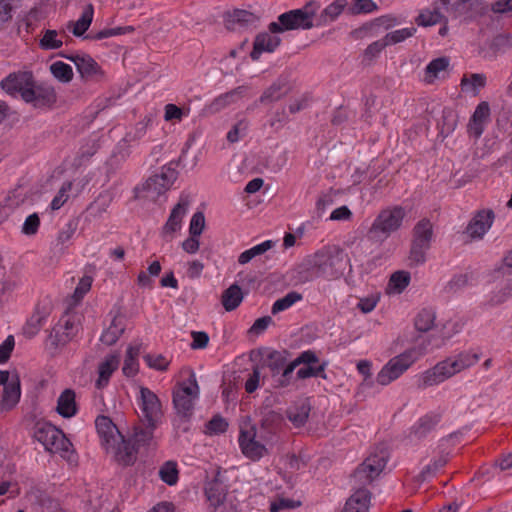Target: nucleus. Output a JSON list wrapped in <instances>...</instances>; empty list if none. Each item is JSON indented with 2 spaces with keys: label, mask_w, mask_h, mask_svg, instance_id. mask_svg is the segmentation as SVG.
<instances>
[{
  "label": "nucleus",
  "mask_w": 512,
  "mask_h": 512,
  "mask_svg": "<svg viewBox=\"0 0 512 512\" xmlns=\"http://www.w3.org/2000/svg\"><path fill=\"white\" fill-rule=\"evenodd\" d=\"M433 239V225L428 219L420 220L413 229V240L409 259L415 265H422L431 247Z\"/></svg>",
  "instance_id": "nucleus-7"
},
{
  "label": "nucleus",
  "mask_w": 512,
  "mask_h": 512,
  "mask_svg": "<svg viewBox=\"0 0 512 512\" xmlns=\"http://www.w3.org/2000/svg\"><path fill=\"white\" fill-rule=\"evenodd\" d=\"M242 453L244 454L245 457L249 458L250 460L258 461L265 454L268 453V450L264 444L260 443L255 439L249 440V443L243 446Z\"/></svg>",
  "instance_id": "nucleus-54"
},
{
  "label": "nucleus",
  "mask_w": 512,
  "mask_h": 512,
  "mask_svg": "<svg viewBox=\"0 0 512 512\" xmlns=\"http://www.w3.org/2000/svg\"><path fill=\"white\" fill-rule=\"evenodd\" d=\"M450 10V0H435L432 9H423L416 18V23L421 27H429L440 23L443 12Z\"/></svg>",
  "instance_id": "nucleus-17"
},
{
  "label": "nucleus",
  "mask_w": 512,
  "mask_h": 512,
  "mask_svg": "<svg viewBox=\"0 0 512 512\" xmlns=\"http://www.w3.org/2000/svg\"><path fill=\"white\" fill-rule=\"evenodd\" d=\"M120 363L118 354H111L105 357L104 361L99 364L98 373L99 377L96 380V387L101 389L105 387L110 380L111 375L117 370Z\"/></svg>",
  "instance_id": "nucleus-29"
},
{
  "label": "nucleus",
  "mask_w": 512,
  "mask_h": 512,
  "mask_svg": "<svg viewBox=\"0 0 512 512\" xmlns=\"http://www.w3.org/2000/svg\"><path fill=\"white\" fill-rule=\"evenodd\" d=\"M50 72L58 81L62 83H69L73 79L72 67L62 61H56L50 66Z\"/></svg>",
  "instance_id": "nucleus-47"
},
{
  "label": "nucleus",
  "mask_w": 512,
  "mask_h": 512,
  "mask_svg": "<svg viewBox=\"0 0 512 512\" xmlns=\"http://www.w3.org/2000/svg\"><path fill=\"white\" fill-rule=\"evenodd\" d=\"M274 243L271 240H266L252 248L245 250L238 257V262L241 265L249 263L256 256L262 255L273 247Z\"/></svg>",
  "instance_id": "nucleus-46"
},
{
  "label": "nucleus",
  "mask_w": 512,
  "mask_h": 512,
  "mask_svg": "<svg viewBox=\"0 0 512 512\" xmlns=\"http://www.w3.org/2000/svg\"><path fill=\"white\" fill-rule=\"evenodd\" d=\"M149 122L150 119L136 123L134 129L126 133L124 138L118 143L114 156H119L121 161H125L131 154L130 146L132 143L140 141L146 135Z\"/></svg>",
  "instance_id": "nucleus-15"
},
{
  "label": "nucleus",
  "mask_w": 512,
  "mask_h": 512,
  "mask_svg": "<svg viewBox=\"0 0 512 512\" xmlns=\"http://www.w3.org/2000/svg\"><path fill=\"white\" fill-rule=\"evenodd\" d=\"M311 411L309 399H299L293 402L286 410V416L294 427L304 426Z\"/></svg>",
  "instance_id": "nucleus-24"
},
{
  "label": "nucleus",
  "mask_w": 512,
  "mask_h": 512,
  "mask_svg": "<svg viewBox=\"0 0 512 512\" xmlns=\"http://www.w3.org/2000/svg\"><path fill=\"white\" fill-rule=\"evenodd\" d=\"M56 100V92L52 86L37 84L36 82L23 93V101L32 104L36 109L51 108L56 103Z\"/></svg>",
  "instance_id": "nucleus-12"
},
{
  "label": "nucleus",
  "mask_w": 512,
  "mask_h": 512,
  "mask_svg": "<svg viewBox=\"0 0 512 512\" xmlns=\"http://www.w3.org/2000/svg\"><path fill=\"white\" fill-rule=\"evenodd\" d=\"M21 0H0V30L4 24L13 17V11L19 6Z\"/></svg>",
  "instance_id": "nucleus-60"
},
{
  "label": "nucleus",
  "mask_w": 512,
  "mask_h": 512,
  "mask_svg": "<svg viewBox=\"0 0 512 512\" xmlns=\"http://www.w3.org/2000/svg\"><path fill=\"white\" fill-rule=\"evenodd\" d=\"M73 445L71 441L66 437V435L61 430L57 439L55 440V444L51 446L47 451L52 453H59L62 458L66 459L69 462L75 460V451L73 450Z\"/></svg>",
  "instance_id": "nucleus-38"
},
{
  "label": "nucleus",
  "mask_w": 512,
  "mask_h": 512,
  "mask_svg": "<svg viewBox=\"0 0 512 512\" xmlns=\"http://www.w3.org/2000/svg\"><path fill=\"white\" fill-rule=\"evenodd\" d=\"M411 281L410 272L399 270L391 274L386 293L400 294L403 292Z\"/></svg>",
  "instance_id": "nucleus-39"
},
{
  "label": "nucleus",
  "mask_w": 512,
  "mask_h": 512,
  "mask_svg": "<svg viewBox=\"0 0 512 512\" xmlns=\"http://www.w3.org/2000/svg\"><path fill=\"white\" fill-rule=\"evenodd\" d=\"M405 216V210L396 206L389 211H386V234L393 232L400 228Z\"/></svg>",
  "instance_id": "nucleus-48"
},
{
  "label": "nucleus",
  "mask_w": 512,
  "mask_h": 512,
  "mask_svg": "<svg viewBox=\"0 0 512 512\" xmlns=\"http://www.w3.org/2000/svg\"><path fill=\"white\" fill-rule=\"evenodd\" d=\"M442 415L438 411H431L420 417L411 428V435L416 439H423L438 430Z\"/></svg>",
  "instance_id": "nucleus-16"
},
{
  "label": "nucleus",
  "mask_w": 512,
  "mask_h": 512,
  "mask_svg": "<svg viewBox=\"0 0 512 512\" xmlns=\"http://www.w3.org/2000/svg\"><path fill=\"white\" fill-rule=\"evenodd\" d=\"M486 76L483 73H473L470 76L462 77L460 81L461 90L473 97L477 96L486 85Z\"/></svg>",
  "instance_id": "nucleus-35"
},
{
  "label": "nucleus",
  "mask_w": 512,
  "mask_h": 512,
  "mask_svg": "<svg viewBox=\"0 0 512 512\" xmlns=\"http://www.w3.org/2000/svg\"><path fill=\"white\" fill-rule=\"evenodd\" d=\"M257 21L254 13L247 10L236 9L228 14L226 19V27L229 30H236L237 27H247L253 25Z\"/></svg>",
  "instance_id": "nucleus-31"
},
{
  "label": "nucleus",
  "mask_w": 512,
  "mask_h": 512,
  "mask_svg": "<svg viewBox=\"0 0 512 512\" xmlns=\"http://www.w3.org/2000/svg\"><path fill=\"white\" fill-rule=\"evenodd\" d=\"M116 444L115 458L117 462L123 466L133 465L137 459L139 447L130 438L126 439L123 435L117 439Z\"/></svg>",
  "instance_id": "nucleus-22"
},
{
  "label": "nucleus",
  "mask_w": 512,
  "mask_h": 512,
  "mask_svg": "<svg viewBox=\"0 0 512 512\" xmlns=\"http://www.w3.org/2000/svg\"><path fill=\"white\" fill-rule=\"evenodd\" d=\"M220 472H217L215 477L206 483L204 491L210 505L223 504L227 495V486L219 478Z\"/></svg>",
  "instance_id": "nucleus-27"
},
{
  "label": "nucleus",
  "mask_w": 512,
  "mask_h": 512,
  "mask_svg": "<svg viewBox=\"0 0 512 512\" xmlns=\"http://www.w3.org/2000/svg\"><path fill=\"white\" fill-rule=\"evenodd\" d=\"M450 9L454 16L463 20H472L485 11V4L480 0H458Z\"/></svg>",
  "instance_id": "nucleus-21"
},
{
  "label": "nucleus",
  "mask_w": 512,
  "mask_h": 512,
  "mask_svg": "<svg viewBox=\"0 0 512 512\" xmlns=\"http://www.w3.org/2000/svg\"><path fill=\"white\" fill-rule=\"evenodd\" d=\"M449 66V59L446 57H439L433 59L428 63L425 68V82L431 84L440 77L442 72H445Z\"/></svg>",
  "instance_id": "nucleus-42"
},
{
  "label": "nucleus",
  "mask_w": 512,
  "mask_h": 512,
  "mask_svg": "<svg viewBox=\"0 0 512 512\" xmlns=\"http://www.w3.org/2000/svg\"><path fill=\"white\" fill-rule=\"evenodd\" d=\"M205 427L207 434L218 435L227 431L228 422L220 414H216L206 423Z\"/></svg>",
  "instance_id": "nucleus-62"
},
{
  "label": "nucleus",
  "mask_w": 512,
  "mask_h": 512,
  "mask_svg": "<svg viewBox=\"0 0 512 512\" xmlns=\"http://www.w3.org/2000/svg\"><path fill=\"white\" fill-rule=\"evenodd\" d=\"M448 463L447 455H440L434 458L421 471L420 476L423 481L434 477Z\"/></svg>",
  "instance_id": "nucleus-52"
},
{
  "label": "nucleus",
  "mask_w": 512,
  "mask_h": 512,
  "mask_svg": "<svg viewBox=\"0 0 512 512\" xmlns=\"http://www.w3.org/2000/svg\"><path fill=\"white\" fill-rule=\"evenodd\" d=\"M378 9V5L373 0H353L347 12L350 15L369 14Z\"/></svg>",
  "instance_id": "nucleus-53"
},
{
  "label": "nucleus",
  "mask_w": 512,
  "mask_h": 512,
  "mask_svg": "<svg viewBox=\"0 0 512 512\" xmlns=\"http://www.w3.org/2000/svg\"><path fill=\"white\" fill-rule=\"evenodd\" d=\"M48 315V311H41L39 308H37L23 327L24 335L28 338H33L35 335H37L40 329L46 323Z\"/></svg>",
  "instance_id": "nucleus-37"
},
{
  "label": "nucleus",
  "mask_w": 512,
  "mask_h": 512,
  "mask_svg": "<svg viewBox=\"0 0 512 512\" xmlns=\"http://www.w3.org/2000/svg\"><path fill=\"white\" fill-rule=\"evenodd\" d=\"M40 227V218L37 213L30 214L22 225L21 232L26 236L35 235Z\"/></svg>",
  "instance_id": "nucleus-64"
},
{
  "label": "nucleus",
  "mask_w": 512,
  "mask_h": 512,
  "mask_svg": "<svg viewBox=\"0 0 512 512\" xmlns=\"http://www.w3.org/2000/svg\"><path fill=\"white\" fill-rule=\"evenodd\" d=\"M58 32L56 30L47 29L44 31L42 38L39 40V47L42 50H55L62 47V40L58 39Z\"/></svg>",
  "instance_id": "nucleus-56"
},
{
  "label": "nucleus",
  "mask_w": 512,
  "mask_h": 512,
  "mask_svg": "<svg viewBox=\"0 0 512 512\" xmlns=\"http://www.w3.org/2000/svg\"><path fill=\"white\" fill-rule=\"evenodd\" d=\"M145 428L137 426L134 428V433L130 438L138 447L149 445L153 438L156 428H152L148 423H144Z\"/></svg>",
  "instance_id": "nucleus-55"
},
{
  "label": "nucleus",
  "mask_w": 512,
  "mask_h": 512,
  "mask_svg": "<svg viewBox=\"0 0 512 512\" xmlns=\"http://www.w3.org/2000/svg\"><path fill=\"white\" fill-rule=\"evenodd\" d=\"M495 220V213L492 209L478 210L466 227L467 235L472 239H482L490 230Z\"/></svg>",
  "instance_id": "nucleus-14"
},
{
  "label": "nucleus",
  "mask_w": 512,
  "mask_h": 512,
  "mask_svg": "<svg viewBox=\"0 0 512 512\" xmlns=\"http://www.w3.org/2000/svg\"><path fill=\"white\" fill-rule=\"evenodd\" d=\"M348 262V255L338 246L324 248L312 255V265L318 275L328 280L343 276Z\"/></svg>",
  "instance_id": "nucleus-6"
},
{
  "label": "nucleus",
  "mask_w": 512,
  "mask_h": 512,
  "mask_svg": "<svg viewBox=\"0 0 512 512\" xmlns=\"http://www.w3.org/2000/svg\"><path fill=\"white\" fill-rule=\"evenodd\" d=\"M320 8L315 0L308 1L302 8L280 14L276 22L268 25L271 33H283L291 30H309L315 26L314 17Z\"/></svg>",
  "instance_id": "nucleus-5"
},
{
  "label": "nucleus",
  "mask_w": 512,
  "mask_h": 512,
  "mask_svg": "<svg viewBox=\"0 0 512 512\" xmlns=\"http://www.w3.org/2000/svg\"><path fill=\"white\" fill-rule=\"evenodd\" d=\"M190 205L188 195L181 194L179 202L173 207L170 215L162 228V235H172L181 228V223Z\"/></svg>",
  "instance_id": "nucleus-18"
},
{
  "label": "nucleus",
  "mask_w": 512,
  "mask_h": 512,
  "mask_svg": "<svg viewBox=\"0 0 512 512\" xmlns=\"http://www.w3.org/2000/svg\"><path fill=\"white\" fill-rule=\"evenodd\" d=\"M75 391L65 389L57 400V412L64 418H71L77 413V405L75 401Z\"/></svg>",
  "instance_id": "nucleus-30"
},
{
  "label": "nucleus",
  "mask_w": 512,
  "mask_h": 512,
  "mask_svg": "<svg viewBox=\"0 0 512 512\" xmlns=\"http://www.w3.org/2000/svg\"><path fill=\"white\" fill-rule=\"evenodd\" d=\"M241 87H238L234 90H231L229 92H226L224 94H221L220 96L216 97L209 105V110L211 112H219L222 109L226 108L228 105L233 103L235 101V98L239 95V90Z\"/></svg>",
  "instance_id": "nucleus-49"
},
{
  "label": "nucleus",
  "mask_w": 512,
  "mask_h": 512,
  "mask_svg": "<svg viewBox=\"0 0 512 512\" xmlns=\"http://www.w3.org/2000/svg\"><path fill=\"white\" fill-rule=\"evenodd\" d=\"M490 114L491 110L488 102L482 101L476 106L468 123V133L470 136H473L475 139L481 137L489 121Z\"/></svg>",
  "instance_id": "nucleus-20"
},
{
  "label": "nucleus",
  "mask_w": 512,
  "mask_h": 512,
  "mask_svg": "<svg viewBox=\"0 0 512 512\" xmlns=\"http://www.w3.org/2000/svg\"><path fill=\"white\" fill-rule=\"evenodd\" d=\"M35 84V77L31 70H19L9 73L0 81V88L7 95L16 98L18 95L23 99V93Z\"/></svg>",
  "instance_id": "nucleus-11"
},
{
  "label": "nucleus",
  "mask_w": 512,
  "mask_h": 512,
  "mask_svg": "<svg viewBox=\"0 0 512 512\" xmlns=\"http://www.w3.org/2000/svg\"><path fill=\"white\" fill-rule=\"evenodd\" d=\"M143 358L149 368L155 369L157 371H166L168 369L169 362L161 354H146Z\"/></svg>",
  "instance_id": "nucleus-63"
},
{
  "label": "nucleus",
  "mask_w": 512,
  "mask_h": 512,
  "mask_svg": "<svg viewBox=\"0 0 512 512\" xmlns=\"http://www.w3.org/2000/svg\"><path fill=\"white\" fill-rule=\"evenodd\" d=\"M436 312L431 307L421 308L414 317V327L420 333H426L435 326Z\"/></svg>",
  "instance_id": "nucleus-34"
},
{
  "label": "nucleus",
  "mask_w": 512,
  "mask_h": 512,
  "mask_svg": "<svg viewBox=\"0 0 512 512\" xmlns=\"http://www.w3.org/2000/svg\"><path fill=\"white\" fill-rule=\"evenodd\" d=\"M244 295L241 287L234 283L222 293L221 303L227 312L235 310L243 301Z\"/></svg>",
  "instance_id": "nucleus-33"
},
{
  "label": "nucleus",
  "mask_w": 512,
  "mask_h": 512,
  "mask_svg": "<svg viewBox=\"0 0 512 512\" xmlns=\"http://www.w3.org/2000/svg\"><path fill=\"white\" fill-rule=\"evenodd\" d=\"M94 15V9L92 4H88L84 10L80 18L76 22H70L69 26L72 25V33L76 37H81L85 34V32L89 29Z\"/></svg>",
  "instance_id": "nucleus-41"
},
{
  "label": "nucleus",
  "mask_w": 512,
  "mask_h": 512,
  "mask_svg": "<svg viewBox=\"0 0 512 512\" xmlns=\"http://www.w3.org/2000/svg\"><path fill=\"white\" fill-rule=\"evenodd\" d=\"M384 470V448H377L354 471L351 485L354 493L346 501L342 512H367L371 492L367 486L372 485Z\"/></svg>",
  "instance_id": "nucleus-2"
},
{
  "label": "nucleus",
  "mask_w": 512,
  "mask_h": 512,
  "mask_svg": "<svg viewBox=\"0 0 512 512\" xmlns=\"http://www.w3.org/2000/svg\"><path fill=\"white\" fill-rule=\"evenodd\" d=\"M290 91V86L286 78L279 77L267 89L264 90L259 98L262 104L276 102L286 96Z\"/></svg>",
  "instance_id": "nucleus-28"
},
{
  "label": "nucleus",
  "mask_w": 512,
  "mask_h": 512,
  "mask_svg": "<svg viewBox=\"0 0 512 512\" xmlns=\"http://www.w3.org/2000/svg\"><path fill=\"white\" fill-rule=\"evenodd\" d=\"M290 355L287 350H269L266 358L265 364L271 370L272 376L280 374L281 370L288 363V356Z\"/></svg>",
  "instance_id": "nucleus-36"
},
{
  "label": "nucleus",
  "mask_w": 512,
  "mask_h": 512,
  "mask_svg": "<svg viewBox=\"0 0 512 512\" xmlns=\"http://www.w3.org/2000/svg\"><path fill=\"white\" fill-rule=\"evenodd\" d=\"M70 61L74 63L83 82L98 83L105 79L104 70L89 54H81L79 57L70 58Z\"/></svg>",
  "instance_id": "nucleus-13"
},
{
  "label": "nucleus",
  "mask_w": 512,
  "mask_h": 512,
  "mask_svg": "<svg viewBox=\"0 0 512 512\" xmlns=\"http://www.w3.org/2000/svg\"><path fill=\"white\" fill-rule=\"evenodd\" d=\"M199 386L195 373H191L186 381L179 384V387L173 391V405L176 413H181L186 417L194 413V401L198 398Z\"/></svg>",
  "instance_id": "nucleus-8"
},
{
  "label": "nucleus",
  "mask_w": 512,
  "mask_h": 512,
  "mask_svg": "<svg viewBox=\"0 0 512 512\" xmlns=\"http://www.w3.org/2000/svg\"><path fill=\"white\" fill-rule=\"evenodd\" d=\"M481 357L482 350L479 347L455 352L421 373L418 377V386L425 389L439 385L454 375L475 366Z\"/></svg>",
  "instance_id": "nucleus-3"
},
{
  "label": "nucleus",
  "mask_w": 512,
  "mask_h": 512,
  "mask_svg": "<svg viewBox=\"0 0 512 512\" xmlns=\"http://www.w3.org/2000/svg\"><path fill=\"white\" fill-rule=\"evenodd\" d=\"M302 299V294L296 291L287 293L284 297L276 300L271 308L273 315H276L294 305L297 301Z\"/></svg>",
  "instance_id": "nucleus-51"
},
{
  "label": "nucleus",
  "mask_w": 512,
  "mask_h": 512,
  "mask_svg": "<svg viewBox=\"0 0 512 512\" xmlns=\"http://www.w3.org/2000/svg\"><path fill=\"white\" fill-rule=\"evenodd\" d=\"M296 279L300 283L311 282L317 278H321L318 275V271L314 265H312V256L307 257L298 267L296 268Z\"/></svg>",
  "instance_id": "nucleus-43"
},
{
  "label": "nucleus",
  "mask_w": 512,
  "mask_h": 512,
  "mask_svg": "<svg viewBox=\"0 0 512 512\" xmlns=\"http://www.w3.org/2000/svg\"><path fill=\"white\" fill-rule=\"evenodd\" d=\"M61 430L49 422L38 421L33 428L34 438L48 450L60 434Z\"/></svg>",
  "instance_id": "nucleus-26"
},
{
  "label": "nucleus",
  "mask_w": 512,
  "mask_h": 512,
  "mask_svg": "<svg viewBox=\"0 0 512 512\" xmlns=\"http://www.w3.org/2000/svg\"><path fill=\"white\" fill-rule=\"evenodd\" d=\"M382 23H384V16H380L378 18H375L373 21L363 24L361 27L353 30L351 34L356 39L365 36H376L377 33H375L374 30L376 27H379Z\"/></svg>",
  "instance_id": "nucleus-61"
},
{
  "label": "nucleus",
  "mask_w": 512,
  "mask_h": 512,
  "mask_svg": "<svg viewBox=\"0 0 512 512\" xmlns=\"http://www.w3.org/2000/svg\"><path fill=\"white\" fill-rule=\"evenodd\" d=\"M347 5L346 0H335L322 10L316 19L315 26H325L335 21Z\"/></svg>",
  "instance_id": "nucleus-32"
},
{
  "label": "nucleus",
  "mask_w": 512,
  "mask_h": 512,
  "mask_svg": "<svg viewBox=\"0 0 512 512\" xmlns=\"http://www.w3.org/2000/svg\"><path fill=\"white\" fill-rule=\"evenodd\" d=\"M124 331L125 327L122 319L114 317L110 326L103 331L100 341L107 346H112L118 341Z\"/></svg>",
  "instance_id": "nucleus-40"
},
{
  "label": "nucleus",
  "mask_w": 512,
  "mask_h": 512,
  "mask_svg": "<svg viewBox=\"0 0 512 512\" xmlns=\"http://www.w3.org/2000/svg\"><path fill=\"white\" fill-rule=\"evenodd\" d=\"M160 479L169 486H174L179 480V470L175 461L169 460L162 464L159 469Z\"/></svg>",
  "instance_id": "nucleus-45"
},
{
  "label": "nucleus",
  "mask_w": 512,
  "mask_h": 512,
  "mask_svg": "<svg viewBox=\"0 0 512 512\" xmlns=\"http://www.w3.org/2000/svg\"><path fill=\"white\" fill-rule=\"evenodd\" d=\"M384 50V39L374 41L364 50L361 63L364 66H370L378 59Z\"/></svg>",
  "instance_id": "nucleus-50"
},
{
  "label": "nucleus",
  "mask_w": 512,
  "mask_h": 512,
  "mask_svg": "<svg viewBox=\"0 0 512 512\" xmlns=\"http://www.w3.org/2000/svg\"><path fill=\"white\" fill-rule=\"evenodd\" d=\"M462 330V324L458 321H449L444 326V331L440 339H435V335L417 336L415 345L406 349L404 352L391 358L386 363V382L399 378L416 361L428 354L433 349L442 347L445 342L453 335Z\"/></svg>",
  "instance_id": "nucleus-1"
},
{
  "label": "nucleus",
  "mask_w": 512,
  "mask_h": 512,
  "mask_svg": "<svg viewBox=\"0 0 512 512\" xmlns=\"http://www.w3.org/2000/svg\"><path fill=\"white\" fill-rule=\"evenodd\" d=\"M367 241L381 245L384 241V210L380 211L366 234Z\"/></svg>",
  "instance_id": "nucleus-44"
},
{
  "label": "nucleus",
  "mask_w": 512,
  "mask_h": 512,
  "mask_svg": "<svg viewBox=\"0 0 512 512\" xmlns=\"http://www.w3.org/2000/svg\"><path fill=\"white\" fill-rule=\"evenodd\" d=\"M79 325L75 315L65 314L52 328L47 346L49 349L57 350L67 345L78 333Z\"/></svg>",
  "instance_id": "nucleus-9"
},
{
  "label": "nucleus",
  "mask_w": 512,
  "mask_h": 512,
  "mask_svg": "<svg viewBox=\"0 0 512 512\" xmlns=\"http://www.w3.org/2000/svg\"><path fill=\"white\" fill-rule=\"evenodd\" d=\"M186 150H182L181 156L176 161H170L161 168L160 173L151 175L142 185L136 186L133 190L134 198H146L156 200L160 195L170 189L178 177V166L182 161V156Z\"/></svg>",
  "instance_id": "nucleus-4"
},
{
  "label": "nucleus",
  "mask_w": 512,
  "mask_h": 512,
  "mask_svg": "<svg viewBox=\"0 0 512 512\" xmlns=\"http://www.w3.org/2000/svg\"><path fill=\"white\" fill-rule=\"evenodd\" d=\"M269 30L260 32L256 35L253 42V49L250 53V57L253 61L260 59L262 53H273L281 44V38L272 35Z\"/></svg>",
  "instance_id": "nucleus-19"
},
{
  "label": "nucleus",
  "mask_w": 512,
  "mask_h": 512,
  "mask_svg": "<svg viewBox=\"0 0 512 512\" xmlns=\"http://www.w3.org/2000/svg\"><path fill=\"white\" fill-rule=\"evenodd\" d=\"M326 367L327 362H322L318 366H313V364L306 365L305 367L298 369L296 376L298 379H307L311 377H320L326 379Z\"/></svg>",
  "instance_id": "nucleus-57"
},
{
  "label": "nucleus",
  "mask_w": 512,
  "mask_h": 512,
  "mask_svg": "<svg viewBox=\"0 0 512 512\" xmlns=\"http://www.w3.org/2000/svg\"><path fill=\"white\" fill-rule=\"evenodd\" d=\"M416 33V28L413 26L397 29L386 33V46L397 44L412 37Z\"/></svg>",
  "instance_id": "nucleus-58"
},
{
  "label": "nucleus",
  "mask_w": 512,
  "mask_h": 512,
  "mask_svg": "<svg viewBox=\"0 0 512 512\" xmlns=\"http://www.w3.org/2000/svg\"><path fill=\"white\" fill-rule=\"evenodd\" d=\"M2 385V404L5 408L11 409L14 406H16L21 396V385L19 375L17 373H14L12 375L9 374L7 381L2 383Z\"/></svg>",
  "instance_id": "nucleus-25"
},
{
  "label": "nucleus",
  "mask_w": 512,
  "mask_h": 512,
  "mask_svg": "<svg viewBox=\"0 0 512 512\" xmlns=\"http://www.w3.org/2000/svg\"><path fill=\"white\" fill-rule=\"evenodd\" d=\"M139 407L141 421L148 423L152 428H157L163 416L162 405L158 396L149 388L140 387Z\"/></svg>",
  "instance_id": "nucleus-10"
},
{
  "label": "nucleus",
  "mask_w": 512,
  "mask_h": 512,
  "mask_svg": "<svg viewBox=\"0 0 512 512\" xmlns=\"http://www.w3.org/2000/svg\"><path fill=\"white\" fill-rule=\"evenodd\" d=\"M95 426L100 438L107 446L115 447L117 439L122 435L110 417L99 415Z\"/></svg>",
  "instance_id": "nucleus-23"
},
{
  "label": "nucleus",
  "mask_w": 512,
  "mask_h": 512,
  "mask_svg": "<svg viewBox=\"0 0 512 512\" xmlns=\"http://www.w3.org/2000/svg\"><path fill=\"white\" fill-rule=\"evenodd\" d=\"M249 128V121L247 119H241L235 123L232 128L228 131L226 139L229 143H237L240 139L246 136Z\"/></svg>",
  "instance_id": "nucleus-59"
}]
</instances>
